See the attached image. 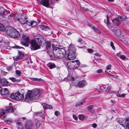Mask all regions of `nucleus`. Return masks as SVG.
I'll return each instance as SVG.
<instances>
[{"label":"nucleus","instance_id":"1","mask_svg":"<svg viewBox=\"0 0 129 129\" xmlns=\"http://www.w3.org/2000/svg\"><path fill=\"white\" fill-rule=\"evenodd\" d=\"M41 94V91L38 89L28 91L25 96L24 101L27 102L32 101L35 99H39Z\"/></svg>","mask_w":129,"mask_h":129},{"label":"nucleus","instance_id":"2","mask_svg":"<svg viewBox=\"0 0 129 129\" xmlns=\"http://www.w3.org/2000/svg\"><path fill=\"white\" fill-rule=\"evenodd\" d=\"M53 52L54 56L60 59L63 58L66 53V51L64 49L59 48H54Z\"/></svg>","mask_w":129,"mask_h":129},{"label":"nucleus","instance_id":"3","mask_svg":"<svg viewBox=\"0 0 129 129\" xmlns=\"http://www.w3.org/2000/svg\"><path fill=\"white\" fill-rule=\"evenodd\" d=\"M68 49L69 50V52L67 57V59L68 60L74 59L76 57L75 54L76 52L75 48L74 47L70 46Z\"/></svg>","mask_w":129,"mask_h":129},{"label":"nucleus","instance_id":"4","mask_svg":"<svg viewBox=\"0 0 129 129\" xmlns=\"http://www.w3.org/2000/svg\"><path fill=\"white\" fill-rule=\"evenodd\" d=\"M30 48L32 50H35L40 48V45L38 40H36L35 37V39L32 40L30 43Z\"/></svg>","mask_w":129,"mask_h":129},{"label":"nucleus","instance_id":"5","mask_svg":"<svg viewBox=\"0 0 129 129\" xmlns=\"http://www.w3.org/2000/svg\"><path fill=\"white\" fill-rule=\"evenodd\" d=\"M10 98L12 99L20 101L22 100L24 98V95L21 94L19 92H17L16 93L11 94Z\"/></svg>","mask_w":129,"mask_h":129},{"label":"nucleus","instance_id":"6","mask_svg":"<svg viewBox=\"0 0 129 129\" xmlns=\"http://www.w3.org/2000/svg\"><path fill=\"white\" fill-rule=\"evenodd\" d=\"M79 62L77 60L69 62L68 64V67L71 69H76L79 66Z\"/></svg>","mask_w":129,"mask_h":129},{"label":"nucleus","instance_id":"7","mask_svg":"<svg viewBox=\"0 0 129 129\" xmlns=\"http://www.w3.org/2000/svg\"><path fill=\"white\" fill-rule=\"evenodd\" d=\"M35 38L37 40H38L40 45L43 46L46 45L47 41L42 35L38 34L35 36Z\"/></svg>","mask_w":129,"mask_h":129},{"label":"nucleus","instance_id":"8","mask_svg":"<svg viewBox=\"0 0 129 129\" xmlns=\"http://www.w3.org/2000/svg\"><path fill=\"white\" fill-rule=\"evenodd\" d=\"M35 38L37 40H38L40 45L43 46L46 45L47 41L42 35L38 34L35 36Z\"/></svg>","mask_w":129,"mask_h":129},{"label":"nucleus","instance_id":"9","mask_svg":"<svg viewBox=\"0 0 129 129\" xmlns=\"http://www.w3.org/2000/svg\"><path fill=\"white\" fill-rule=\"evenodd\" d=\"M22 44L26 47H28L30 43V39L29 37L23 35L21 40Z\"/></svg>","mask_w":129,"mask_h":129},{"label":"nucleus","instance_id":"10","mask_svg":"<svg viewBox=\"0 0 129 129\" xmlns=\"http://www.w3.org/2000/svg\"><path fill=\"white\" fill-rule=\"evenodd\" d=\"M117 122L125 129H129V121L127 119H118Z\"/></svg>","mask_w":129,"mask_h":129},{"label":"nucleus","instance_id":"11","mask_svg":"<svg viewBox=\"0 0 129 129\" xmlns=\"http://www.w3.org/2000/svg\"><path fill=\"white\" fill-rule=\"evenodd\" d=\"M125 20V19H124L123 17L119 16L116 18L113 19L112 20V22L115 24L118 25L120 23L121 21H124Z\"/></svg>","mask_w":129,"mask_h":129},{"label":"nucleus","instance_id":"12","mask_svg":"<svg viewBox=\"0 0 129 129\" xmlns=\"http://www.w3.org/2000/svg\"><path fill=\"white\" fill-rule=\"evenodd\" d=\"M14 29V28L11 26H7L5 28V32L8 36L10 37L11 35L12 34Z\"/></svg>","mask_w":129,"mask_h":129},{"label":"nucleus","instance_id":"13","mask_svg":"<svg viewBox=\"0 0 129 129\" xmlns=\"http://www.w3.org/2000/svg\"><path fill=\"white\" fill-rule=\"evenodd\" d=\"M20 35V34L18 31L14 28L12 34L11 35L10 37L12 38H18Z\"/></svg>","mask_w":129,"mask_h":129},{"label":"nucleus","instance_id":"14","mask_svg":"<svg viewBox=\"0 0 129 129\" xmlns=\"http://www.w3.org/2000/svg\"><path fill=\"white\" fill-rule=\"evenodd\" d=\"M33 124L29 121L26 123L25 125V129H33Z\"/></svg>","mask_w":129,"mask_h":129},{"label":"nucleus","instance_id":"15","mask_svg":"<svg viewBox=\"0 0 129 129\" xmlns=\"http://www.w3.org/2000/svg\"><path fill=\"white\" fill-rule=\"evenodd\" d=\"M49 0H42L40 2V3L43 6L48 7L49 6Z\"/></svg>","mask_w":129,"mask_h":129},{"label":"nucleus","instance_id":"16","mask_svg":"<svg viewBox=\"0 0 129 129\" xmlns=\"http://www.w3.org/2000/svg\"><path fill=\"white\" fill-rule=\"evenodd\" d=\"M87 83L85 81L83 80L81 81L80 82H79L77 84V86L79 88L83 87L85 86L86 85Z\"/></svg>","mask_w":129,"mask_h":129},{"label":"nucleus","instance_id":"17","mask_svg":"<svg viewBox=\"0 0 129 129\" xmlns=\"http://www.w3.org/2000/svg\"><path fill=\"white\" fill-rule=\"evenodd\" d=\"M112 31L115 35L116 37H119L120 36L121 32L120 30L117 29L115 30V29H113L112 30Z\"/></svg>","mask_w":129,"mask_h":129},{"label":"nucleus","instance_id":"18","mask_svg":"<svg viewBox=\"0 0 129 129\" xmlns=\"http://www.w3.org/2000/svg\"><path fill=\"white\" fill-rule=\"evenodd\" d=\"M15 109V108H13L12 107H7L5 111L7 112H13Z\"/></svg>","mask_w":129,"mask_h":129},{"label":"nucleus","instance_id":"19","mask_svg":"<svg viewBox=\"0 0 129 129\" xmlns=\"http://www.w3.org/2000/svg\"><path fill=\"white\" fill-rule=\"evenodd\" d=\"M1 83L2 85L4 86H6L8 83V81L5 79H2L1 81Z\"/></svg>","mask_w":129,"mask_h":129},{"label":"nucleus","instance_id":"20","mask_svg":"<svg viewBox=\"0 0 129 129\" xmlns=\"http://www.w3.org/2000/svg\"><path fill=\"white\" fill-rule=\"evenodd\" d=\"M40 28L41 29L45 31L50 30V29L49 27L46 25H42L40 26Z\"/></svg>","mask_w":129,"mask_h":129},{"label":"nucleus","instance_id":"21","mask_svg":"<svg viewBox=\"0 0 129 129\" xmlns=\"http://www.w3.org/2000/svg\"><path fill=\"white\" fill-rule=\"evenodd\" d=\"M47 65L50 69H52L53 68H55L56 67L54 63H48L47 64Z\"/></svg>","mask_w":129,"mask_h":129},{"label":"nucleus","instance_id":"22","mask_svg":"<svg viewBox=\"0 0 129 129\" xmlns=\"http://www.w3.org/2000/svg\"><path fill=\"white\" fill-rule=\"evenodd\" d=\"M105 91L109 93H112L114 92V91L111 90V87L109 86L107 87Z\"/></svg>","mask_w":129,"mask_h":129},{"label":"nucleus","instance_id":"23","mask_svg":"<svg viewBox=\"0 0 129 129\" xmlns=\"http://www.w3.org/2000/svg\"><path fill=\"white\" fill-rule=\"evenodd\" d=\"M91 28L95 32L100 34L101 33V32L97 28L95 27L94 26H91Z\"/></svg>","mask_w":129,"mask_h":129},{"label":"nucleus","instance_id":"24","mask_svg":"<svg viewBox=\"0 0 129 129\" xmlns=\"http://www.w3.org/2000/svg\"><path fill=\"white\" fill-rule=\"evenodd\" d=\"M2 92H1V93L3 94H8L9 93L8 89L7 88H3L2 89Z\"/></svg>","mask_w":129,"mask_h":129},{"label":"nucleus","instance_id":"25","mask_svg":"<svg viewBox=\"0 0 129 129\" xmlns=\"http://www.w3.org/2000/svg\"><path fill=\"white\" fill-rule=\"evenodd\" d=\"M19 21L22 24H25L26 20L21 18L19 19Z\"/></svg>","mask_w":129,"mask_h":129},{"label":"nucleus","instance_id":"26","mask_svg":"<svg viewBox=\"0 0 129 129\" xmlns=\"http://www.w3.org/2000/svg\"><path fill=\"white\" fill-rule=\"evenodd\" d=\"M43 107L44 109H52V107L49 105L46 104H45L43 105Z\"/></svg>","mask_w":129,"mask_h":129},{"label":"nucleus","instance_id":"27","mask_svg":"<svg viewBox=\"0 0 129 129\" xmlns=\"http://www.w3.org/2000/svg\"><path fill=\"white\" fill-rule=\"evenodd\" d=\"M93 106L92 105H90L88 107V111L91 112H94V110L93 108Z\"/></svg>","mask_w":129,"mask_h":129},{"label":"nucleus","instance_id":"28","mask_svg":"<svg viewBox=\"0 0 129 129\" xmlns=\"http://www.w3.org/2000/svg\"><path fill=\"white\" fill-rule=\"evenodd\" d=\"M9 79L11 80L12 82H17L19 81V80H18L13 77H10Z\"/></svg>","mask_w":129,"mask_h":129},{"label":"nucleus","instance_id":"29","mask_svg":"<svg viewBox=\"0 0 129 129\" xmlns=\"http://www.w3.org/2000/svg\"><path fill=\"white\" fill-rule=\"evenodd\" d=\"M5 30L4 26L2 24L0 23V30L1 31H4Z\"/></svg>","mask_w":129,"mask_h":129},{"label":"nucleus","instance_id":"30","mask_svg":"<svg viewBox=\"0 0 129 129\" xmlns=\"http://www.w3.org/2000/svg\"><path fill=\"white\" fill-rule=\"evenodd\" d=\"M106 24L107 26L110 25L111 24L110 22L109 19V17L108 15H107V22Z\"/></svg>","mask_w":129,"mask_h":129},{"label":"nucleus","instance_id":"31","mask_svg":"<svg viewBox=\"0 0 129 129\" xmlns=\"http://www.w3.org/2000/svg\"><path fill=\"white\" fill-rule=\"evenodd\" d=\"M30 79L32 80L36 81H41L42 80V79H38L37 78H30Z\"/></svg>","mask_w":129,"mask_h":129},{"label":"nucleus","instance_id":"32","mask_svg":"<svg viewBox=\"0 0 129 129\" xmlns=\"http://www.w3.org/2000/svg\"><path fill=\"white\" fill-rule=\"evenodd\" d=\"M37 24V22L35 21H32L31 26L34 27L36 26Z\"/></svg>","mask_w":129,"mask_h":129},{"label":"nucleus","instance_id":"33","mask_svg":"<svg viewBox=\"0 0 129 129\" xmlns=\"http://www.w3.org/2000/svg\"><path fill=\"white\" fill-rule=\"evenodd\" d=\"M46 45V48L47 49L49 48L51 46V43L47 41Z\"/></svg>","mask_w":129,"mask_h":129},{"label":"nucleus","instance_id":"34","mask_svg":"<svg viewBox=\"0 0 129 129\" xmlns=\"http://www.w3.org/2000/svg\"><path fill=\"white\" fill-rule=\"evenodd\" d=\"M36 125L38 127H39L40 126L41 124V123L39 121H36Z\"/></svg>","mask_w":129,"mask_h":129},{"label":"nucleus","instance_id":"35","mask_svg":"<svg viewBox=\"0 0 129 129\" xmlns=\"http://www.w3.org/2000/svg\"><path fill=\"white\" fill-rule=\"evenodd\" d=\"M15 73L17 75L20 76L21 75V72L19 70H16Z\"/></svg>","mask_w":129,"mask_h":129},{"label":"nucleus","instance_id":"36","mask_svg":"<svg viewBox=\"0 0 129 129\" xmlns=\"http://www.w3.org/2000/svg\"><path fill=\"white\" fill-rule=\"evenodd\" d=\"M37 115L38 116H40L42 117L43 118H44V117H43V114L41 112L37 113Z\"/></svg>","mask_w":129,"mask_h":129},{"label":"nucleus","instance_id":"37","mask_svg":"<svg viewBox=\"0 0 129 129\" xmlns=\"http://www.w3.org/2000/svg\"><path fill=\"white\" fill-rule=\"evenodd\" d=\"M5 122L6 123L8 124H10V123H11L12 122V121L10 119L6 120H5Z\"/></svg>","mask_w":129,"mask_h":129},{"label":"nucleus","instance_id":"38","mask_svg":"<svg viewBox=\"0 0 129 129\" xmlns=\"http://www.w3.org/2000/svg\"><path fill=\"white\" fill-rule=\"evenodd\" d=\"M80 9L81 10H83L85 11H88L89 12H91L92 11L91 10H89L88 9L86 8H85L84 7H81L80 8Z\"/></svg>","mask_w":129,"mask_h":129},{"label":"nucleus","instance_id":"39","mask_svg":"<svg viewBox=\"0 0 129 129\" xmlns=\"http://www.w3.org/2000/svg\"><path fill=\"white\" fill-rule=\"evenodd\" d=\"M19 55L18 56H19L20 58L21 59L22 58L23 56V54L22 53V52L20 51L19 52Z\"/></svg>","mask_w":129,"mask_h":129},{"label":"nucleus","instance_id":"40","mask_svg":"<svg viewBox=\"0 0 129 129\" xmlns=\"http://www.w3.org/2000/svg\"><path fill=\"white\" fill-rule=\"evenodd\" d=\"M31 22L32 21H28L26 20L25 24H28L29 26H31Z\"/></svg>","mask_w":129,"mask_h":129},{"label":"nucleus","instance_id":"41","mask_svg":"<svg viewBox=\"0 0 129 129\" xmlns=\"http://www.w3.org/2000/svg\"><path fill=\"white\" fill-rule=\"evenodd\" d=\"M7 69L8 71H11L12 69V67L9 66L7 67Z\"/></svg>","mask_w":129,"mask_h":129},{"label":"nucleus","instance_id":"42","mask_svg":"<svg viewBox=\"0 0 129 129\" xmlns=\"http://www.w3.org/2000/svg\"><path fill=\"white\" fill-rule=\"evenodd\" d=\"M110 45L112 48L113 50H115V48L114 46V44L112 42H111L110 43Z\"/></svg>","mask_w":129,"mask_h":129},{"label":"nucleus","instance_id":"43","mask_svg":"<svg viewBox=\"0 0 129 129\" xmlns=\"http://www.w3.org/2000/svg\"><path fill=\"white\" fill-rule=\"evenodd\" d=\"M111 65L110 64L108 65L106 67V70H110L111 69Z\"/></svg>","mask_w":129,"mask_h":129},{"label":"nucleus","instance_id":"44","mask_svg":"<svg viewBox=\"0 0 129 129\" xmlns=\"http://www.w3.org/2000/svg\"><path fill=\"white\" fill-rule=\"evenodd\" d=\"M14 60L15 61H17L18 60H19L20 59H21L20 58L19 56H18L16 57V58H14Z\"/></svg>","mask_w":129,"mask_h":129},{"label":"nucleus","instance_id":"45","mask_svg":"<svg viewBox=\"0 0 129 129\" xmlns=\"http://www.w3.org/2000/svg\"><path fill=\"white\" fill-rule=\"evenodd\" d=\"M120 57L122 60H124L126 58V57L124 55L120 56Z\"/></svg>","mask_w":129,"mask_h":129},{"label":"nucleus","instance_id":"46","mask_svg":"<svg viewBox=\"0 0 129 129\" xmlns=\"http://www.w3.org/2000/svg\"><path fill=\"white\" fill-rule=\"evenodd\" d=\"M1 74L3 76H5L7 74V73L6 72L2 71H1Z\"/></svg>","mask_w":129,"mask_h":129},{"label":"nucleus","instance_id":"47","mask_svg":"<svg viewBox=\"0 0 129 129\" xmlns=\"http://www.w3.org/2000/svg\"><path fill=\"white\" fill-rule=\"evenodd\" d=\"M13 48L17 49H21L23 48L22 47H20L18 46H15Z\"/></svg>","mask_w":129,"mask_h":129},{"label":"nucleus","instance_id":"48","mask_svg":"<svg viewBox=\"0 0 129 129\" xmlns=\"http://www.w3.org/2000/svg\"><path fill=\"white\" fill-rule=\"evenodd\" d=\"M87 51L89 53H92L93 52V50L91 49H88Z\"/></svg>","mask_w":129,"mask_h":129},{"label":"nucleus","instance_id":"49","mask_svg":"<svg viewBox=\"0 0 129 129\" xmlns=\"http://www.w3.org/2000/svg\"><path fill=\"white\" fill-rule=\"evenodd\" d=\"M106 85H104V86H101V87L100 88H101V90H102V91L103 92V90H104L105 89V88H106V87H105V86H106Z\"/></svg>","mask_w":129,"mask_h":129},{"label":"nucleus","instance_id":"50","mask_svg":"<svg viewBox=\"0 0 129 129\" xmlns=\"http://www.w3.org/2000/svg\"><path fill=\"white\" fill-rule=\"evenodd\" d=\"M17 125L18 127L20 126H22V123L20 122H17Z\"/></svg>","mask_w":129,"mask_h":129},{"label":"nucleus","instance_id":"51","mask_svg":"<svg viewBox=\"0 0 129 129\" xmlns=\"http://www.w3.org/2000/svg\"><path fill=\"white\" fill-rule=\"evenodd\" d=\"M55 114L56 116H58L60 114V112L59 111H56L55 112Z\"/></svg>","mask_w":129,"mask_h":129},{"label":"nucleus","instance_id":"52","mask_svg":"<svg viewBox=\"0 0 129 129\" xmlns=\"http://www.w3.org/2000/svg\"><path fill=\"white\" fill-rule=\"evenodd\" d=\"M70 79L69 80H70L73 81H74L75 80L74 78L72 76L70 77Z\"/></svg>","mask_w":129,"mask_h":129},{"label":"nucleus","instance_id":"53","mask_svg":"<svg viewBox=\"0 0 129 129\" xmlns=\"http://www.w3.org/2000/svg\"><path fill=\"white\" fill-rule=\"evenodd\" d=\"M79 118L80 120H82L84 119V117L82 115H81L79 116Z\"/></svg>","mask_w":129,"mask_h":129},{"label":"nucleus","instance_id":"54","mask_svg":"<svg viewBox=\"0 0 129 129\" xmlns=\"http://www.w3.org/2000/svg\"><path fill=\"white\" fill-rule=\"evenodd\" d=\"M92 126L94 128H95L97 126V125L95 123H94L92 124Z\"/></svg>","mask_w":129,"mask_h":129},{"label":"nucleus","instance_id":"55","mask_svg":"<svg viewBox=\"0 0 129 129\" xmlns=\"http://www.w3.org/2000/svg\"><path fill=\"white\" fill-rule=\"evenodd\" d=\"M73 117L75 120H77L78 119L77 117H76L75 115H73Z\"/></svg>","mask_w":129,"mask_h":129},{"label":"nucleus","instance_id":"56","mask_svg":"<svg viewBox=\"0 0 129 129\" xmlns=\"http://www.w3.org/2000/svg\"><path fill=\"white\" fill-rule=\"evenodd\" d=\"M102 69H99L97 71V72L98 73H101L102 72Z\"/></svg>","mask_w":129,"mask_h":129},{"label":"nucleus","instance_id":"57","mask_svg":"<svg viewBox=\"0 0 129 129\" xmlns=\"http://www.w3.org/2000/svg\"><path fill=\"white\" fill-rule=\"evenodd\" d=\"M82 41V39L81 38H79L77 40L78 42H81Z\"/></svg>","mask_w":129,"mask_h":129},{"label":"nucleus","instance_id":"58","mask_svg":"<svg viewBox=\"0 0 129 129\" xmlns=\"http://www.w3.org/2000/svg\"><path fill=\"white\" fill-rule=\"evenodd\" d=\"M94 55L96 56H98L99 57H100L101 56L98 53H95L94 54Z\"/></svg>","mask_w":129,"mask_h":129},{"label":"nucleus","instance_id":"59","mask_svg":"<svg viewBox=\"0 0 129 129\" xmlns=\"http://www.w3.org/2000/svg\"><path fill=\"white\" fill-rule=\"evenodd\" d=\"M121 53V52H120L119 53H117L116 54V55L120 57V54Z\"/></svg>","mask_w":129,"mask_h":129},{"label":"nucleus","instance_id":"60","mask_svg":"<svg viewBox=\"0 0 129 129\" xmlns=\"http://www.w3.org/2000/svg\"><path fill=\"white\" fill-rule=\"evenodd\" d=\"M5 112H2L1 114H0V115L1 116H3L4 115H5Z\"/></svg>","mask_w":129,"mask_h":129},{"label":"nucleus","instance_id":"61","mask_svg":"<svg viewBox=\"0 0 129 129\" xmlns=\"http://www.w3.org/2000/svg\"><path fill=\"white\" fill-rule=\"evenodd\" d=\"M116 95L117 96L120 97L121 94H120L119 93H117L116 94Z\"/></svg>","mask_w":129,"mask_h":129},{"label":"nucleus","instance_id":"62","mask_svg":"<svg viewBox=\"0 0 129 129\" xmlns=\"http://www.w3.org/2000/svg\"><path fill=\"white\" fill-rule=\"evenodd\" d=\"M105 72L107 74H108V75L110 76H112V75H111L110 73H108L107 71H105Z\"/></svg>","mask_w":129,"mask_h":129},{"label":"nucleus","instance_id":"63","mask_svg":"<svg viewBox=\"0 0 129 129\" xmlns=\"http://www.w3.org/2000/svg\"><path fill=\"white\" fill-rule=\"evenodd\" d=\"M77 47L78 48H83V46H80L79 45L77 46Z\"/></svg>","mask_w":129,"mask_h":129},{"label":"nucleus","instance_id":"64","mask_svg":"<svg viewBox=\"0 0 129 129\" xmlns=\"http://www.w3.org/2000/svg\"><path fill=\"white\" fill-rule=\"evenodd\" d=\"M112 75V76H111L114 78H117V77H118V76H115L113 75Z\"/></svg>","mask_w":129,"mask_h":129}]
</instances>
